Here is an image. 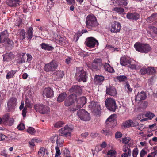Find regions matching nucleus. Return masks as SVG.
I'll list each match as a JSON object with an SVG mask.
<instances>
[{"label":"nucleus","instance_id":"obj_40","mask_svg":"<svg viewBox=\"0 0 157 157\" xmlns=\"http://www.w3.org/2000/svg\"><path fill=\"white\" fill-rule=\"evenodd\" d=\"M55 75L57 76L58 78H62L64 75L63 72L61 71H58L54 73Z\"/></svg>","mask_w":157,"mask_h":157},{"label":"nucleus","instance_id":"obj_47","mask_svg":"<svg viewBox=\"0 0 157 157\" xmlns=\"http://www.w3.org/2000/svg\"><path fill=\"white\" fill-rule=\"evenodd\" d=\"M44 149L43 147H41L38 151V154L40 157H43L44 155L45 151H44Z\"/></svg>","mask_w":157,"mask_h":157},{"label":"nucleus","instance_id":"obj_44","mask_svg":"<svg viewBox=\"0 0 157 157\" xmlns=\"http://www.w3.org/2000/svg\"><path fill=\"white\" fill-rule=\"evenodd\" d=\"M55 148L56 151L55 157H60V155L61 154V152L59 147L58 146H56Z\"/></svg>","mask_w":157,"mask_h":157},{"label":"nucleus","instance_id":"obj_27","mask_svg":"<svg viewBox=\"0 0 157 157\" xmlns=\"http://www.w3.org/2000/svg\"><path fill=\"white\" fill-rule=\"evenodd\" d=\"M104 67L105 70L109 72L112 73L114 72V69L109 64L105 63L104 65Z\"/></svg>","mask_w":157,"mask_h":157},{"label":"nucleus","instance_id":"obj_33","mask_svg":"<svg viewBox=\"0 0 157 157\" xmlns=\"http://www.w3.org/2000/svg\"><path fill=\"white\" fill-rule=\"evenodd\" d=\"M67 96L66 94L65 93L61 94L58 97L57 101L59 102L63 101Z\"/></svg>","mask_w":157,"mask_h":157},{"label":"nucleus","instance_id":"obj_56","mask_svg":"<svg viewBox=\"0 0 157 157\" xmlns=\"http://www.w3.org/2000/svg\"><path fill=\"white\" fill-rule=\"evenodd\" d=\"M116 151L113 150H110L108 151L107 152V155H109L111 156H113L115 155L116 154Z\"/></svg>","mask_w":157,"mask_h":157},{"label":"nucleus","instance_id":"obj_42","mask_svg":"<svg viewBox=\"0 0 157 157\" xmlns=\"http://www.w3.org/2000/svg\"><path fill=\"white\" fill-rule=\"evenodd\" d=\"M117 79L120 82L125 81L127 79V77L124 75H121L117 76Z\"/></svg>","mask_w":157,"mask_h":157},{"label":"nucleus","instance_id":"obj_52","mask_svg":"<svg viewBox=\"0 0 157 157\" xmlns=\"http://www.w3.org/2000/svg\"><path fill=\"white\" fill-rule=\"evenodd\" d=\"M128 67L132 69H136L140 68V67H137V65H136L135 64H130V65L128 66Z\"/></svg>","mask_w":157,"mask_h":157},{"label":"nucleus","instance_id":"obj_39","mask_svg":"<svg viewBox=\"0 0 157 157\" xmlns=\"http://www.w3.org/2000/svg\"><path fill=\"white\" fill-rule=\"evenodd\" d=\"M20 39L21 40H23L25 38V32L24 30H22L20 31L19 34Z\"/></svg>","mask_w":157,"mask_h":157},{"label":"nucleus","instance_id":"obj_37","mask_svg":"<svg viewBox=\"0 0 157 157\" xmlns=\"http://www.w3.org/2000/svg\"><path fill=\"white\" fill-rule=\"evenodd\" d=\"M101 133L107 136H111L112 133L111 131L109 129H103L101 132Z\"/></svg>","mask_w":157,"mask_h":157},{"label":"nucleus","instance_id":"obj_8","mask_svg":"<svg viewBox=\"0 0 157 157\" xmlns=\"http://www.w3.org/2000/svg\"><path fill=\"white\" fill-rule=\"evenodd\" d=\"M88 107L95 114H98L100 110V107L97 102L94 101L91 102L88 105Z\"/></svg>","mask_w":157,"mask_h":157},{"label":"nucleus","instance_id":"obj_13","mask_svg":"<svg viewBox=\"0 0 157 157\" xmlns=\"http://www.w3.org/2000/svg\"><path fill=\"white\" fill-rule=\"evenodd\" d=\"M17 99L12 98L10 99L7 103L8 111H10L13 110L16 105Z\"/></svg>","mask_w":157,"mask_h":157},{"label":"nucleus","instance_id":"obj_62","mask_svg":"<svg viewBox=\"0 0 157 157\" xmlns=\"http://www.w3.org/2000/svg\"><path fill=\"white\" fill-rule=\"evenodd\" d=\"M27 112V108L25 106L24 108L22 111V115L24 117L26 116V113Z\"/></svg>","mask_w":157,"mask_h":157},{"label":"nucleus","instance_id":"obj_41","mask_svg":"<svg viewBox=\"0 0 157 157\" xmlns=\"http://www.w3.org/2000/svg\"><path fill=\"white\" fill-rule=\"evenodd\" d=\"M16 72L15 71L12 70L7 73L6 75V78L9 79L11 77H12L14 75L15 73Z\"/></svg>","mask_w":157,"mask_h":157},{"label":"nucleus","instance_id":"obj_50","mask_svg":"<svg viewBox=\"0 0 157 157\" xmlns=\"http://www.w3.org/2000/svg\"><path fill=\"white\" fill-rule=\"evenodd\" d=\"M63 140H61L60 138H58L57 140H56V143L57 144V146H58V147L62 146H63Z\"/></svg>","mask_w":157,"mask_h":157},{"label":"nucleus","instance_id":"obj_28","mask_svg":"<svg viewBox=\"0 0 157 157\" xmlns=\"http://www.w3.org/2000/svg\"><path fill=\"white\" fill-rule=\"evenodd\" d=\"M115 3L118 6H125L127 4L126 0H117L115 1Z\"/></svg>","mask_w":157,"mask_h":157},{"label":"nucleus","instance_id":"obj_21","mask_svg":"<svg viewBox=\"0 0 157 157\" xmlns=\"http://www.w3.org/2000/svg\"><path fill=\"white\" fill-rule=\"evenodd\" d=\"M104 80V77L101 75H96L94 78V82L96 84L100 85Z\"/></svg>","mask_w":157,"mask_h":157},{"label":"nucleus","instance_id":"obj_6","mask_svg":"<svg viewBox=\"0 0 157 157\" xmlns=\"http://www.w3.org/2000/svg\"><path fill=\"white\" fill-rule=\"evenodd\" d=\"M105 104L107 109L109 110L115 112L117 109L115 100L111 98L107 99L105 101Z\"/></svg>","mask_w":157,"mask_h":157},{"label":"nucleus","instance_id":"obj_51","mask_svg":"<svg viewBox=\"0 0 157 157\" xmlns=\"http://www.w3.org/2000/svg\"><path fill=\"white\" fill-rule=\"evenodd\" d=\"M138 154V149L137 148H135L132 151V156L133 157H137Z\"/></svg>","mask_w":157,"mask_h":157},{"label":"nucleus","instance_id":"obj_59","mask_svg":"<svg viewBox=\"0 0 157 157\" xmlns=\"http://www.w3.org/2000/svg\"><path fill=\"white\" fill-rule=\"evenodd\" d=\"M140 73L142 75H144L146 74H147V68L141 69L140 71Z\"/></svg>","mask_w":157,"mask_h":157},{"label":"nucleus","instance_id":"obj_2","mask_svg":"<svg viewBox=\"0 0 157 157\" xmlns=\"http://www.w3.org/2000/svg\"><path fill=\"white\" fill-rule=\"evenodd\" d=\"M136 50L141 53H146L151 49V47L147 44H142L136 42L134 45Z\"/></svg>","mask_w":157,"mask_h":157},{"label":"nucleus","instance_id":"obj_22","mask_svg":"<svg viewBox=\"0 0 157 157\" xmlns=\"http://www.w3.org/2000/svg\"><path fill=\"white\" fill-rule=\"evenodd\" d=\"M14 57L13 54L12 52L7 53L3 55V60L4 61H8Z\"/></svg>","mask_w":157,"mask_h":157},{"label":"nucleus","instance_id":"obj_18","mask_svg":"<svg viewBox=\"0 0 157 157\" xmlns=\"http://www.w3.org/2000/svg\"><path fill=\"white\" fill-rule=\"evenodd\" d=\"M126 17L128 19L136 20L139 18L140 16L138 14L136 13L128 12L127 13Z\"/></svg>","mask_w":157,"mask_h":157},{"label":"nucleus","instance_id":"obj_54","mask_svg":"<svg viewBox=\"0 0 157 157\" xmlns=\"http://www.w3.org/2000/svg\"><path fill=\"white\" fill-rule=\"evenodd\" d=\"M9 115L7 114L4 115L2 118V122L4 123L7 122L9 118Z\"/></svg>","mask_w":157,"mask_h":157},{"label":"nucleus","instance_id":"obj_38","mask_svg":"<svg viewBox=\"0 0 157 157\" xmlns=\"http://www.w3.org/2000/svg\"><path fill=\"white\" fill-rule=\"evenodd\" d=\"M26 57L25 53L23 54L22 57H21V59L17 60V62L19 64H21L25 62V59Z\"/></svg>","mask_w":157,"mask_h":157},{"label":"nucleus","instance_id":"obj_49","mask_svg":"<svg viewBox=\"0 0 157 157\" xmlns=\"http://www.w3.org/2000/svg\"><path fill=\"white\" fill-rule=\"evenodd\" d=\"M146 116L148 117L149 119L151 120L155 116V114L153 113L149 112L146 113Z\"/></svg>","mask_w":157,"mask_h":157},{"label":"nucleus","instance_id":"obj_53","mask_svg":"<svg viewBox=\"0 0 157 157\" xmlns=\"http://www.w3.org/2000/svg\"><path fill=\"white\" fill-rule=\"evenodd\" d=\"M64 123L62 122H59L56 123L54 125L55 128H60L63 126Z\"/></svg>","mask_w":157,"mask_h":157},{"label":"nucleus","instance_id":"obj_64","mask_svg":"<svg viewBox=\"0 0 157 157\" xmlns=\"http://www.w3.org/2000/svg\"><path fill=\"white\" fill-rule=\"evenodd\" d=\"M125 88L126 89H127L130 92H131L132 91V89L130 88V85L128 83H126L125 86Z\"/></svg>","mask_w":157,"mask_h":157},{"label":"nucleus","instance_id":"obj_14","mask_svg":"<svg viewBox=\"0 0 157 157\" xmlns=\"http://www.w3.org/2000/svg\"><path fill=\"white\" fill-rule=\"evenodd\" d=\"M86 45L88 47L93 48L96 45L98 46V43L95 38L90 37L87 38Z\"/></svg>","mask_w":157,"mask_h":157},{"label":"nucleus","instance_id":"obj_5","mask_svg":"<svg viewBox=\"0 0 157 157\" xmlns=\"http://www.w3.org/2000/svg\"><path fill=\"white\" fill-rule=\"evenodd\" d=\"M75 77L77 80L78 81H82L83 82L86 81V78L87 77L86 72L82 67H79L77 68Z\"/></svg>","mask_w":157,"mask_h":157},{"label":"nucleus","instance_id":"obj_25","mask_svg":"<svg viewBox=\"0 0 157 157\" xmlns=\"http://www.w3.org/2000/svg\"><path fill=\"white\" fill-rule=\"evenodd\" d=\"M120 62L122 65L125 66L130 64L132 62L130 59H128L125 57H122L120 58Z\"/></svg>","mask_w":157,"mask_h":157},{"label":"nucleus","instance_id":"obj_55","mask_svg":"<svg viewBox=\"0 0 157 157\" xmlns=\"http://www.w3.org/2000/svg\"><path fill=\"white\" fill-rule=\"evenodd\" d=\"M131 139L129 138H124L122 139V142L123 143L127 144L129 143Z\"/></svg>","mask_w":157,"mask_h":157},{"label":"nucleus","instance_id":"obj_7","mask_svg":"<svg viewBox=\"0 0 157 157\" xmlns=\"http://www.w3.org/2000/svg\"><path fill=\"white\" fill-rule=\"evenodd\" d=\"M58 66L57 62L52 60L50 63L45 64L44 67V70L46 71H53L57 69Z\"/></svg>","mask_w":157,"mask_h":157},{"label":"nucleus","instance_id":"obj_26","mask_svg":"<svg viewBox=\"0 0 157 157\" xmlns=\"http://www.w3.org/2000/svg\"><path fill=\"white\" fill-rule=\"evenodd\" d=\"M41 46L42 48L45 50L52 51L54 49L53 47L45 43H42L41 44Z\"/></svg>","mask_w":157,"mask_h":157},{"label":"nucleus","instance_id":"obj_29","mask_svg":"<svg viewBox=\"0 0 157 157\" xmlns=\"http://www.w3.org/2000/svg\"><path fill=\"white\" fill-rule=\"evenodd\" d=\"M33 28L30 27L29 28L27 32V38L28 40H31L33 36Z\"/></svg>","mask_w":157,"mask_h":157},{"label":"nucleus","instance_id":"obj_34","mask_svg":"<svg viewBox=\"0 0 157 157\" xmlns=\"http://www.w3.org/2000/svg\"><path fill=\"white\" fill-rule=\"evenodd\" d=\"M6 41L7 44V47L8 48V49L9 50L11 49L13 47L14 43L10 39H8Z\"/></svg>","mask_w":157,"mask_h":157},{"label":"nucleus","instance_id":"obj_17","mask_svg":"<svg viewBox=\"0 0 157 157\" xmlns=\"http://www.w3.org/2000/svg\"><path fill=\"white\" fill-rule=\"evenodd\" d=\"M9 34L7 30H6L1 33L0 35V42L3 43L6 41L8 39Z\"/></svg>","mask_w":157,"mask_h":157},{"label":"nucleus","instance_id":"obj_3","mask_svg":"<svg viewBox=\"0 0 157 157\" xmlns=\"http://www.w3.org/2000/svg\"><path fill=\"white\" fill-rule=\"evenodd\" d=\"M86 24V27L90 29H94L98 25L96 17L93 15H89L87 17Z\"/></svg>","mask_w":157,"mask_h":157},{"label":"nucleus","instance_id":"obj_60","mask_svg":"<svg viewBox=\"0 0 157 157\" xmlns=\"http://www.w3.org/2000/svg\"><path fill=\"white\" fill-rule=\"evenodd\" d=\"M25 56L26 57H27V61L26 62H30L32 58V56L30 54H27L26 55H25Z\"/></svg>","mask_w":157,"mask_h":157},{"label":"nucleus","instance_id":"obj_24","mask_svg":"<svg viewBox=\"0 0 157 157\" xmlns=\"http://www.w3.org/2000/svg\"><path fill=\"white\" fill-rule=\"evenodd\" d=\"M148 28L149 29V30L148 32L149 34L150 35L152 38H154V36L152 34H157V28L152 26H149Z\"/></svg>","mask_w":157,"mask_h":157},{"label":"nucleus","instance_id":"obj_1","mask_svg":"<svg viewBox=\"0 0 157 157\" xmlns=\"http://www.w3.org/2000/svg\"><path fill=\"white\" fill-rule=\"evenodd\" d=\"M76 101L74 105L69 108L71 111L74 112L82 108L86 103L87 99L85 97H82L77 99V96L74 93L71 94L64 101L66 106H69L74 103V100Z\"/></svg>","mask_w":157,"mask_h":157},{"label":"nucleus","instance_id":"obj_48","mask_svg":"<svg viewBox=\"0 0 157 157\" xmlns=\"http://www.w3.org/2000/svg\"><path fill=\"white\" fill-rule=\"evenodd\" d=\"M58 138V135L56 134L51 138L50 140L52 142L54 143L56 141V140H57Z\"/></svg>","mask_w":157,"mask_h":157},{"label":"nucleus","instance_id":"obj_23","mask_svg":"<svg viewBox=\"0 0 157 157\" xmlns=\"http://www.w3.org/2000/svg\"><path fill=\"white\" fill-rule=\"evenodd\" d=\"M132 144L131 142L129 143V144H126L123 146L122 150L125 153H127L129 155H131V150L129 147L132 146Z\"/></svg>","mask_w":157,"mask_h":157},{"label":"nucleus","instance_id":"obj_4","mask_svg":"<svg viewBox=\"0 0 157 157\" xmlns=\"http://www.w3.org/2000/svg\"><path fill=\"white\" fill-rule=\"evenodd\" d=\"M73 128V126L70 124H68L66 125L63 128L59 130V135L66 137L68 136L70 137L71 132Z\"/></svg>","mask_w":157,"mask_h":157},{"label":"nucleus","instance_id":"obj_10","mask_svg":"<svg viewBox=\"0 0 157 157\" xmlns=\"http://www.w3.org/2000/svg\"><path fill=\"white\" fill-rule=\"evenodd\" d=\"M34 107L37 111L42 114L47 113L49 110L48 107L41 104H36L34 105Z\"/></svg>","mask_w":157,"mask_h":157},{"label":"nucleus","instance_id":"obj_61","mask_svg":"<svg viewBox=\"0 0 157 157\" xmlns=\"http://www.w3.org/2000/svg\"><path fill=\"white\" fill-rule=\"evenodd\" d=\"M120 108L121 113H124L126 112L127 108L126 106L123 105L120 107Z\"/></svg>","mask_w":157,"mask_h":157},{"label":"nucleus","instance_id":"obj_36","mask_svg":"<svg viewBox=\"0 0 157 157\" xmlns=\"http://www.w3.org/2000/svg\"><path fill=\"white\" fill-rule=\"evenodd\" d=\"M107 144L105 141L103 142L101 144L100 147H96L95 150L97 151H99L101 150L102 148H105Z\"/></svg>","mask_w":157,"mask_h":157},{"label":"nucleus","instance_id":"obj_43","mask_svg":"<svg viewBox=\"0 0 157 157\" xmlns=\"http://www.w3.org/2000/svg\"><path fill=\"white\" fill-rule=\"evenodd\" d=\"M37 140L36 139H32L29 142V146L32 148L35 146V142H37Z\"/></svg>","mask_w":157,"mask_h":157},{"label":"nucleus","instance_id":"obj_20","mask_svg":"<svg viewBox=\"0 0 157 157\" xmlns=\"http://www.w3.org/2000/svg\"><path fill=\"white\" fill-rule=\"evenodd\" d=\"M146 98L147 95L145 92L142 91L140 92H138L135 98V100L140 101L145 100Z\"/></svg>","mask_w":157,"mask_h":157},{"label":"nucleus","instance_id":"obj_57","mask_svg":"<svg viewBox=\"0 0 157 157\" xmlns=\"http://www.w3.org/2000/svg\"><path fill=\"white\" fill-rule=\"evenodd\" d=\"M13 0H10L9 2H7L8 5L11 7H14L17 6L16 4L13 3Z\"/></svg>","mask_w":157,"mask_h":157},{"label":"nucleus","instance_id":"obj_45","mask_svg":"<svg viewBox=\"0 0 157 157\" xmlns=\"http://www.w3.org/2000/svg\"><path fill=\"white\" fill-rule=\"evenodd\" d=\"M64 157H71L70 152L67 149H65L63 151Z\"/></svg>","mask_w":157,"mask_h":157},{"label":"nucleus","instance_id":"obj_58","mask_svg":"<svg viewBox=\"0 0 157 157\" xmlns=\"http://www.w3.org/2000/svg\"><path fill=\"white\" fill-rule=\"evenodd\" d=\"M17 128L19 130H23L25 128V125L23 123H21L17 127Z\"/></svg>","mask_w":157,"mask_h":157},{"label":"nucleus","instance_id":"obj_31","mask_svg":"<svg viewBox=\"0 0 157 157\" xmlns=\"http://www.w3.org/2000/svg\"><path fill=\"white\" fill-rule=\"evenodd\" d=\"M116 115L113 114L110 115L109 118L106 120V123L107 124L109 125L110 123H112L115 119V116Z\"/></svg>","mask_w":157,"mask_h":157},{"label":"nucleus","instance_id":"obj_16","mask_svg":"<svg viewBox=\"0 0 157 157\" xmlns=\"http://www.w3.org/2000/svg\"><path fill=\"white\" fill-rule=\"evenodd\" d=\"M69 91L71 92H74L76 94H75L77 95H79L81 94L82 93V89L80 86H73L71 88Z\"/></svg>","mask_w":157,"mask_h":157},{"label":"nucleus","instance_id":"obj_9","mask_svg":"<svg viewBox=\"0 0 157 157\" xmlns=\"http://www.w3.org/2000/svg\"><path fill=\"white\" fill-rule=\"evenodd\" d=\"M77 114L82 120L86 121L90 120V117L89 113L84 109H81L78 111Z\"/></svg>","mask_w":157,"mask_h":157},{"label":"nucleus","instance_id":"obj_32","mask_svg":"<svg viewBox=\"0 0 157 157\" xmlns=\"http://www.w3.org/2000/svg\"><path fill=\"white\" fill-rule=\"evenodd\" d=\"M157 20V13L153 14L147 19V21L149 23Z\"/></svg>","mask_w":157,"mask_h":157},{"label":"nucleus","instance_id":"obj_12","mask_svg":"<svg viewBox=\"0 0 157 157\" xmlns=\"http://www.w3.org/2000/svg\"><path fill=\"white\" fill-rule=\"evenodd\" d=\"M111 27V32L114 33H117L120 32L121 26L120 23L114 21L112 23Z\"/></svg>","mask_w":157,"mask_h":157},{"label":"nucleus","instance_id":"obj_46","mask_svg":"<svg viewBox=\"0 0 157 157\" xmlns=\"http://www.w3.org/2000/svg\"><path fill=\"white\" fill-rule=\"evenodd\" d=\"M27 131L28 132L31 134H33L35 132V131L33 128L29 127L27 129Z\"/></svg>","mask_w":157,"mask_h":157},{"label":"nucleus","instance_id":"obj_30","mask_svg":"<svg viewBox=\"0 0 157 157\" xmlns=\"http://www.w3.org/2000/svg\"><path fill=\"white\" fill-rule=\"evenodd\" d=\"M113 10L118 13V14H124L126 13H123L124 11V10L122 7H116L113 9Z\"/></svg>","mask_w":157,"mask_h":157},{"label":"nucleus","instance_id":"obj_35","mask_svg":"<svg viewBox=\"0 0 157 157\" xmlns=\"http://www.w3.org/2000/svg\"><path fill=\"white\" fill-rule=\"evenodd\" d=\"M156 72L155 69L153 67H150L147 68V74L152 75L155 74Z\"/></svg>","mask_w":157,"mask_h":157},{"label":"nucleus","instance_id":"obj_63","mask_svg":"<svg viewBox=\"0 0 157 157\" xmlns=\"http://www.w3.org/2000/svg\"><path fill=\"white\" fill-rule=\"evenodd\" d=\"M146 154L147 152L144 149H142L140 153V157H143Z\"/></svg>","mask_w":157,"mask_h":157},{"label":"nucleus","instance_id":"obj_19","mask_svg":"<svg viewBox=\"0 0 157 157\" xmlns=\"http://www.w3.org/2000/svg\"><path fill=\"white\" fill-rule=\"evenodd\" d=\"M106 93L107 94H109L111 96H115L117 93L115 88L111 86H109L107 87Z\"/></svg>","mask_w":157,"mask_h":157},{"label":"nucleus","instance_id":"obj_11","mask_svg":"<svg viewBox=\"0 0 157 157\" xmlns=\"http://www.w3.org/2000/svg\"><path fill=\"white\" fill-rule=\"evenodd\" d=\"M102 65V59L99 58L95 59L92 63V68L97 70L99 69Z\"/></svg>","mask_w":157,"mask_h":157},{"label":"nucleus","instance_id":"obj_15","mask_svg":"<svg viewBox=\"0 0 157 157\" xmlns=\"http://www.w3.org/2000/svg\"><path fill=\"white\" fill-rule=\"evenodd\" d=\"M43 95L44 97L51 98L53 96L54 92L50 88H45L44 90Z\"/></svg>","mask_w":157,"mask_h":157}]
</instances>
